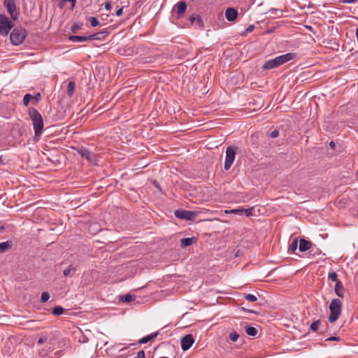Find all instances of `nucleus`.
Returning <instances> with one entry per match:
<instances>
[{"mask_svg": "<svg viewBox=\"0 0 358 358\" xmlns=\"http://www.w3.org/2000/svg\"><path fill=\"white\" fill-rule=\"evenodd\" d=\"M78 152L81 155L82 157L86 159L88 162L91 163H96V155L87 148H81L78 150Z\"/></svg>", "mask_w": 358, "mask_h": 358, "instance_id": "obj_9", "label": "nucleus"}, {"mask_svg": "<svg viewBox=\"0 0 358 358\" xmlns=\"http://www.w3.org/2000/svg\"><path fill=\"white\" fill-rule=\"evenodd\" d=\"M157 334H158V333L156 332V333H153L150 335H148V336L142 338L141 339H140L138 341V343H140V344L147 343L149 341H150L151 340H152L153 338H155V337H157Z\"/></svg>", "mask_w": 358, "mask_h": 358, "instance_id": "obj_16", "label": "nucleus"}, {"mask_svg": "<svg viewBox=\"0 0 358 358\" xmlns=\"http://www.w3.org/2000/svg\"><path fill=\"white\" fill-rule=\"evenodd\" d=\"M312 252H313V248L310 249V253H312Z\"/></svg>", "mask_w": 358, "mask_h": 358, "instance_id": "obj_49", "label": "nucleus"}, {"mask_svg": "<svg viewBox=\"0 0 358 358\" xmlns=\"http://www.w3.org/2000/svg\"><path fill=\"white\" fill-rule=\"evenodd\" d=\"M357 0H341V2L345 3H352L355 2Z\"/></svg>", "mask_w": 358, "mask_h": 358, "instance_id": "obj_43", "label": "nucleus"}, {"mask_svg": "<svg viewBox=\"0 0 358 358\" xmlns=\"http://www.w3.org/2000/svg\"><path fill=\"white\" fill-rule=\"evenodd\" d=\"M104 6L105 8L108 10H110L112 8L111 3L109 1L106 2Z\"/></svg>", "mask_w": 358, "mask_h": 358, "instance_id": "obj_41", "label": "nucleus"}, {"mask_svg": "<svg viewBox=\"0 0 358 358\" xmlns=\"http://www.w3.org/2000/svg\"><path fill=\"white\" fill-rule=\"evenodd\" d=\"M245 332L248 336H255L257 334L258 331L254 327L247 326L245 327Z\"/></svg>", "mask_w": 358, "mask_h": 358, "instance_id": "obj_20", "label": "nucleus"}, {"mask_svg": "<svg viewBox=\"0 0 358 358\" xmlns=\"http://www.w3.org/2000/svg\"><path fill=\"white\" fill-rule=\"evenodd\" d=\"M48 340V338L47 337H42V338H40L38 341V343L40 344V345H42L43 343H44L46 341Z\"/></svg>", "mask_w": 358, "mask_h": 358, "instance_id": "obj_40", "label": "nucleus"}, {"mask_svg": "<svg viewBox=\"0 0 358 358\" xmlns=\"http://www.w3.org/2000/svg\"><path fill=\"white\" fill-rule=\"evenodd\" d=\"M297 247H298V241H297V238H294L290 243L288 250L290 252H294L296 251V250L297 249Z\"/></svg>", "mask_w": 358, "mask_h": 358, "instance_id": "obj_22", "label": "nucleus"}, {"mask_svg": "<svg viewBox=\"0 0 358 358\" xmlns=\"http://www.w3.org/2000/svg\"><path fill=\"white\" fill-rule=\"evenodd\" d=\"M75 87H76L75 82L70 81L68 83V85H67V94H68L69 96L71 97L73 95L74 91H75Z\"/></svg>", "mask_w": 358, "mask_h": 358, "instance_id": "obj_19", "label": "nucleus"}, {"mask_svg": "<svg viewBox=\"0 0 358 358\" xmlns=\"http://www.w3.org/2000/svg\"><path fill=\"white\" fill-rule=\"evenodd\" d=\"M341 338L338 336H331L325 339L324 341H340Z\"/></svg>", "mask_w": 358, "mask_h": 358, "instance_id": "obj_35", "label": "nucleus"}, {"mask_svg": "<svg viewBox=\"0 0 358 358\" xmlns=\"http://www.w3.org/2000/svg\"><path fill=\"white\" fill-rule=\"evenodd\" d=\"M64 311V309L61 306H56L53 308L52 313L55 315H60Z\"/></svg>", "mask_w": 358, "mask_h": 358, "instance_id": "obj_23", "label": "nucleus"}, {"mask_svg": "<svg viewBox=\"0 0 358 358\" xmlns=\"http://www.w3.org/2000/svg\"><path fill=\"white\" fill-rule=\"evenodd\" d=\"M33 96H31L30 94H27L24 95L23 98V104L24 106H28L30 101L32 100Z\"/></svg>", "mask_w": 358, "mask_h": 358, "instance_id": "obj_28", "label": "nucleus"}, {"mask_svg": "<svg viewBox=\"0 0 358 358\" xmlns=\"http://www.w3.org/2000/svg\"><path fill=\"white\" fill-rule=\"evenodd\" d=\"M3 3L11 18L13 20H17L20 13L16 8L15 0H4Z\"/></svg>", "mask_w": 358, "mask_h": 358, "instance_id": "obj_7", "label": "nucleus"}, {"mask_svg": "<svg viewBox=\"0 0 358 358\" xmlns=\"http://www.w3.org/2000/svg\"><path fill=\"white\" fill-rule=\"evenodd\" d=\"M2 162V159H1V157H0V164H1Z\"/></svg>", "mask_w": 358, "mask_h": 358, "instance_id": "obj_50", "label": "nucleus"}, {"mask_svg": "<svg viewBox=\"0 0 358 358\" xmlns=\"http://www.w3.org/2000/svg\"><path fill=\"white\" fill-rule=\"evenodd\" d=\"M122 11H123V8H119L118 10H116V15L117 16H120L122 15Z\"/></svg>", "mask_w": 358, "mask_h": 358, "instance_id": "obj_42", "label": "nucleus"}, {"mask_svg": "<svg viewBox=\"0 0 358 358\" xmlns=\"http://www.w3.org/2000/svg\"><path fill=\"white\" fill-rule=\"evenodd\" d=\"M295 57V54L292 52L276 57L274 59L266 61L262 66L263 70H269L278 67L279 66L292 60Z\"/></svg>", "mask_w": 358, "mask_h": 358, "instance_id": "obj_2", "label": "nucleus"}, {"mask_svg": "<svg viewBox=\"0 0 358 358\" xmlns=\"http://www.w3.org/2000/svg\"><path fill=\"white\" fill-rule=\"evenodd\" d=\"M194 342V338L192 334H187L181 339V348L183 351L188 350Z\"/></svg>", "mask_w": 358, "mask_h": 358, "instance_id": "obj_10", "label": "nucleus"}, {"mask_svg": "<svg viewBox=\"0 0 358 358\" xmlns=\"http://www.w3.org/2000/svg\"><path fill=\"white\" fill-rule=\"evenodd\" d=\"M27 36V31L22 27H16L13 29L10 39L13 44L17 45L23 43Z\"/></svg>", "mask_w": 358, "mask_h": 358, "instance_id": "obj_4", "label": "nucleus"}, {"mask_svg": "<svg viewBox=\"0 0 358 358\" xmlns=\"http://www.w3.org/2000/svg\"><path fill=\"white\" fill-rule=\"evenodd\" d=\"M40 99H41V94L38 93L32 98L33 103L36 104L39 101Z\"/></svg>", "mask_w": 358, "mask_h": 358, "instance_id": "obj_34", "label": "nucleus"}, {"mask_svg": "<svg viewBox=\"0 0 358 358\" xmlns=\"http://www.w3.org/2000/svg\"><path fill=\"white\" fill-rule=\"evenodd\" d=\"M62 1H71L72 3V6H74L76 2V0H62Z\"/></svg>", "mask_w": 358, "mask_h": 358, "instance_id": "obj_46", "label": "nucleus"}, {"mask_svg": "<svg viewBox=\"0 0 358 358\" xmlns=\"http://www.w3.org/2000/svg\"><path fill=\"white\" fill-rule=\"evenodd\" d=\"M135 299H136L135 295L129 294L121 296L120 301L122 302L129 303V302H131L132 301H134Z\"/></svg>", "mask_w": 358, "mask_h": 358, "instance_id": "obj_21", "label": "nucleus"}, {"mask_svg": "<svg viewBox=\"0 0 358 358\" xmlns=\"http://www.w3.org/2000/svg\"><path fill=\"white\" fill-rule=\"evenodd\" d=\"M330 315H329V322H335L340 317L342 310V302L338 299H333L329 305Z\"/></svg>", "mask_w": 358, "mask_h": 358, "instance_id": "obj_3", "label": "nucleus"}, {"mask_svg": "<svg viewBox=\"0 0 358 358\" xmlns=\"http://www.w3.org/2000/svg\"><path fill=\"white\" fill-rule=\"evenodd\" d=\"M334 291L338 296L341 298L344 296V289L343 284L341 281H337V282L336 283Z\"/></svg>", "mask_w": 358, "mask_h": 358, "instance_id": "obj_14", "label": "nucleus"}, {"mask_svg": "<svg viewBox=\"0 0 358 358\" xmlns=\"http://www.w3.org/2000/svg\"><path fill=\"white\" fill-rule=\"evenodd\" d=\"M238 15V12L233 8H228L225 12V16L228 21L233 22L236 20Z\"/></svg>", "mask_w": 358, "mask_h": 358, "instance_id": "obj_12", "label": "nucleus"}, {"mask_svg": "<svg viewBox=\"0 0 358 358\" xmlns=\"http://www.w3.org/2000/svg\"><path fill=\"white\" fill-rule=\"evenodd\" d=\"M254 29H255V26L251 24L247 27V29H245V32L250 33L254 30Z\"/></svg>", "mask_w": 358, "mask_h": 358, "instance_id": "obj_39", "label": "nucleus"}, {"mask_svg": "<svg viewBox=\"0 0 358 358\" xmlns=\"http://www.w3.org/2000/svg\"><path fill=\"white\" fill-rule=\"evenodd\" d=\"M196 18H199V16H197V15L191 16V17H190L191 22L193 23L196 20Z\"/></svg>", "mask_w": 358, "mask_h": 358, "instance_id": "obj_44", "label": "nucleus"}, {"mask_svg": "<svg viewBox=\"0 0 358 358\" xmlns=\"http://www.w3.org/2000/svg\"><path fill=\"white\" fill-rule=\"evenodd\" d=\"M105 33H106V32H103V31H101V32L96 33L95 34H98V35H97V38H94L93 40H100V39L101 38V37H102V36H103V37H104V36H105V35H104V34H105Z\"/></svg>", "mask_w": 358, "mask_h": 358, "instance_id": "obj_37", "label": "nucleus"}, {"mask_svg": "<svg viewBox=\"0 0 358 358\" xmlns=\"http://www.w3.org/2000/svg\"><path fill=\"white\" fill-rule=\"evenodd\" d=\"M320 324H321V322L320 320H316L315 322H313L311 324H310V329L313 331H316L320 326Z\"/></svg>", "mask_w": 358, "mask_h": 358, "instance_id": "obj_27", "label": "nucleus"}, {"mask_svg": "<svg viewBox=\"0 0 358 358\" xmlns=\"http://www.w3.org/2000/svg\"><path fill=\"white\" fill-rule=\"evenodd\" d=\"M306 27L308 30H310V31L313 29V28H312V27H311V26L306 25Z\"/></svg>", "mask_w": 358, "mask_h": 358, "instance_id": "obj_48", "label": "nucleus"}, {"mask_svg": "<svg viewBox=\"0 0 358 358\" xmlns=\"http://www.w3.org/2000/svg\"><path fill=\"white\" fill-rule=\"evenodd\" d=\"M236 150L237 148L235 146H229L227 148L224 162L225 170H229L233 164L236 157Z\"/></svg>", "mask_w": 358, "mask_h": 358, "instance_id": "obj_5", "label": "nucleus"}, {"mask_svg": "<svg viewBox=\"0 0 358 358\" xmlns=\"http://www.w3.org/2000/svg\"><path fill=\"white\" fill-rule=\"evenodd\" d=\"M310 248H311V243L310 241H306L304 238H301L300 240L299 249L301 252H305Z\"/></svg>", "mask_w": 358, "mask_h": 358, "instance_id": "obj_13", "label": "nucleus"}, {"mask_svg": "<svg viewBox=\"0 0 358 358\" xmlns=\"http://www.w3.org/2000/svg\"><path fill=\"white\" fill-rule=\"evenodd\" d=\"M186 9L187 4L185 1H180L177 3V14L179 17L184 15Z\"/></svg>", "mask_w": 358, "mask_h": 358, "instance_id": "obj_15", "label": "nucleus"}, {"mask_svg": "<svg viewBox=\"0 0 358 358\" xmlns=\"http://www.w3.org/2000/svg\"><path fill=\"white\" fill-rule=\"evenodd\" d=\"M279 136V131L277 129L273 130L271 132L270 136L273 138H275Z\"/></svg>", "mask_w": 358, "mask_h": 358, "instance_id": "obj_36", "label": "nucleus"}, {"mask_svg": "<svg viewBox=\"0 0 358 358\" xmlns=\"http://www.w3.org/2000/svg\"><path fill=\"white\" fill-rule=\"evenodd\" d=\"M174 215L176 217L181 220H194L197 213L194 211L178 209L175 210Z\"/></svg>", "mask_w": 358, "mask_h": 358, "instance_id": "obj_8", "label": "nucleus"}, {"mask_svg": "<svg viewBox=\"0 0 358 358\" xmlns=\"http://www.w3.org/2000/svg\"><path fill=\"white\" fill-rule=\"evenodd\" d=\"M12 243L10 241L2 242L0 243V253H3L6 250L10 249Z\"/></svg>", "mask_w": 358, "mask_h": 358, "instance_id": "obj_18", "label": "nucleus"}, {"mask_svg": "<svg viewBox=\"0 0 358 358\" xmlns=\"http://www.w3.org/2000/svg\"><path fill=\"white\" fill-rule=\"evenodd\" d=\"M243 310L245 312H247V313H255V311H254V310H252L246 309V308H243Z\"/></svg>", "mask_w": 358, "mask_h": 358, "instance_id": "obj_45", "label": "nucleus"}, {"mask_svg": "<svg viewBox=\"0 0 358 358\" xmlns=\"http://www.w3.org/2000/svg\"><path fill=\"white\" fill-rule=\"evenodd\" d=\"M87 21L90 22V24L92 27H96L99 25V22L95 17H90L87 19Z\"/></svg>", "mask_w": 358, "mask_h": 358, "instance_id": "obj_25", "label": "nucleus"}, {"mask_svg": "<svg viewBox=\"0 0 358 358\" xmlns=\"http://www.w3.org/2000/svg\"><path fill=\"white\" fill-rule=\"evenodd\" d=\"M254 211V208L252 207V208H249L248 209H243V213H244L245 215L247 216V217H249V216H251L252 215V213Z\"/></svg>", "mask_w": 358, "mask_h": 358, "instance_id": "obj_32", "label": "nucleus"}, {"mask_svg": "<svg viewBox=\"0 0 358 358\" xmlns=\"http://www.w3.org/2000/svg\"><path fill=\"white\" fill-rule=\"evenodd\" d=\"M229 337L231 341L236 342L239 338V334L236 331H234L229 334Z\"/></svg>", "mask_w": 358, "mask_h": 358, "instance_id": "obj_30", "label": "nucleus"}, {"mask_svg": "<svg viewBox=\"0 0 358 358\" xmlns=\"http://www.w3.org/2000/svg\"><path fill=\"white\" fill-rule=\"evenodd\" d=\"M82 27H83V23H81V22L75 23L71 27V31H72V32L76 33L78 30H80L82 28Z\"/></svg>", "mask_w": 358, "mask_h": 358, "instance_id": "obj_29", "label": "nucleus"}, {"mask_svg": "<svg viewBox=\"0 0 358 358\" xmlns=\"http://www.w3.org/2000/svg\"><path fill=\"white\" fill-rule=\"evenodd\" d=\"M98 34H91L88 36H70L69 40L72 42H84L87 41H92L94 38H97Z\"/></svg>", "mask_w": 358, "mask_h": 358, "instance_id": "obj_11", "label": "nucleus"}, {"mask_svg": "<svg viewBox=\"0 0 358 358\" xmlns=\"http://www.w3.org/2000/svg\"><path fill=\"white\" fill-rule=\"evenodd\" d=\"M13 27L11 22L5 15H0V34L7 36Z\"/></svg>", "mask_w": 358, "mask_h": 358, "instance_id": "obj_6", "label": "nucleus"}, {"mask_svg": "<svg viewBox=\"0 0 358 358\" xmlns=\"http://www.w3.org/2000/svg\"><path fill=\"white\" fill-rule=\"evenodd\" d=\"M75 268L73 267L72 265H70L64 271V275L69 276L71 274V271H75Z\"/></svg>", "mask_w": 358, "mask_h": 358, "instance_id": "obj_33", "label": "nucleus"}, {"mask_svg": "<svg viewBox=\"0 0 358 358\" xmlns=\"http://www.w3.org/2000/svg\"><path fill=\"white\" fill-rule=\"evenodd\" d=\"M337 277H338V275L336 272H330L328 274V279L331 281L336 282V283L337 282V281H339L338 280Z\"/></svg>", "mask_w": 358, "mask_h": 358, "instance_id": "obj_26", "label": "nucleus"}, {"mask_svg": "<svg viewBox=\"0 0 358 358\" xmlns=\"http://www.w3.org/2000/svg\"><path fill=\"white\" fill-rule=\"evenodd\" d=\"M231 212L232 213H234V214L242 215L243 214V209H234V210H231Z\"/></svg>", "mask_w": 358, "mask_h": 358, "instance_id": "obj_38", "label": "nucleus"}, {"mask_svg": "<svg viewBox=\"0 0 358 358\" xmlns=\"http://www.w3.org/2000/svg\"><path fill=\"white\" fill-rule=\"evenodd\" d=\"M176 358V357H175Z\"/></svg>", "mask_w": 358, "mask_h": 358, "instance_id": "obj_51", "label": "nucleus"}, {"mask_svg": "<svg viewBox=\"0 0 358 358\" xmlns=\"http://www.w3.org/2000/svg\"><path fill=\"white\" fill-rule=\"evenodd\" d=\"M29 115L32 121L35 138H38L42 134L44 127L43 117L35 108L29 109Z\"/></svg>", "mask_w": 358, "mask_h": 358, "instance_id": "obj_1", "label": "nucleus"}, {"mask_svg": "<svg viewBox=\"0 0 358 358\" xmlns=\"http://www.w3.org/2000/svg\"><path fill=\"white\" fill-rule=\"evenodd\" d=\"M244 298L250 302H255L257 301V297L252 294H247L244 296Z\"/></svg>", "mask_w": 358, "mask_h": 358, "instance_id": "obj_24", "label": "nucleus"}, {"mask_svg": "<svg viewBox=\"0 0 358 358\" xmlns=\"http://www.w3.org/2000/svg\"><path fill=\"white\" fill-rule=\"evenodd\" d=\"M194 242V238H184L180 240V247L185 248L191 245Z\"/></svg>", "mask_w": 358, "mask_h": 358, "instance_id": "obj_17", "label": "nucleus"}, {"mask_svg": "<svg viewBox=\"0 0 358 358\" xmlns=\"http://www.w3.org/2000/svg\"><path fill=\"white\" fill-rule=\"evenodd\" d=\"M50 299V294L48 292H43L41 294V301L42 303L46 302Z\"/></svg>", "mask_w": 358, "mask_h": 358, "instance_id": "obj_31", "label": "nucleus"}, {"mask_svg": "<svg viewBox=\"0 0 358 358\" xmlns=\"http://www.w3.org/2000/svg\"><path fill=\"white\" fill-rule=\"evenodd\" d=\"M329 146L332 148H334L335 147V143L334 141H331L330 143H329Z\"/></svg>", "mask_w": 358, "mask_h": 358, "instance_id": "obj_47", "label": "nucleus"}]
</instances>
